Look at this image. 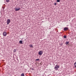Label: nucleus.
I'll list each match as a JSON object with an SVG mask.
<instances>
[{
  "label": "nucleus",
  "instance_id": "obj_10",
  "mask_svg": "<svg viewBox=\"0 0 76 76\" xmlns=\"http://www.w3.org/2000/svg\"><path fill=\"white\" fill-rule=\"evenodd\" d=\"M74 67H76V62L74 64Z\"/></svg>",
  "mask_w": 76,
  "mask_h": 76
},
{
  "label": "nucleus",
  "instance_id": "obj_8",
  "mask_svg": "<svg viewBox=\"0 0 76 76\" xmlns=\"http://www.w3.org/2000/svg\"><path fill=\"white\" fill-rule=\"evenodd\" d=\"M19 43H20V44H22V41L20 40V41H19Z\"/></svg>",
  "mask_w": 76,
  "mask_h": 76
},
{
  "label": "nucleus",
  "instance_id": "obj_2",
  "mask_svg": "<svg viewBox=\"0 0 76 76\" xmlns=\"http://www.w3.org/2000/svg\"><path fill=\"white\" fill-rule=\"evenodd\" d=\"M10 19H7V25H9V24L10 23Z\"/></svg>",
  "mask_w": 76,
  "mask_h": 76
},
{
  "label": "nucleus",
  "instance_id": "obj_16",
  "mask_svg": "<svg viewBox=\"0 0 76 76\" xmlns=\"http://www.w3.org/2000/svg\"><path fill=\"white\" fill-rule=\"evenodd\" d=\"M57 2H60L59 0H57Z\"/></svg>",
  "mask_w": 76,
  "mask_h": 76
},
{
  "label": "nucleus",
  "instance_id": "obj_14",
  "mask_svg": "<svg viewBox=\"0 0 76 76\" xmlns=\"http://www.w3.org/2000/svg\"><path fill=\"white\" fill-rule=\"evenodd\" d=\"M16 50L15 49H14V53H15V52H16Z\"/></svg>",
  "mask_w": 76,
  "mask_h": 76
},
{
  "label": "nucleus",
  "instance_id": "obj_12",
  "mask_svg": "<svg viewBox=\"0 0 76 76\" xmlns=\"http://www.w3.org/2000/svg\"><path fill=\"white\" fill-rule=\"evenodd\" d=\"M6 1H7V2H9L10 0H6Z\"/></svg>",
  "mask_w": 76,
  "mask_h": 76
},
{
  "label": "nucleus",
  "instance_id": "obj_4",
  "mask_svg": "<svg viewBox=\"0 0 76 76\" xmlns=\"http://www.w3.org/2000/svg\"><path fill=\"white\" fill-rule=\"evenodd\" d=\"M3 35L4 36V37H6V36L7 35V33L5 31L3 33Z\"/></svg>",
  "mask_w": 76,
  "mask_h": 76
},
{
  "label": "nucleus",
  "instance_id": "obj_15",
  "mask_svg": "<svg viewBox=\"0 0 76 76\" xmlns=\"http://www.w3.org/2000/svg\"><path fill=\"white\" fill-rule=\"evenodd\" d=\"M64 38H66V36H64Z\"/></svg>",
  "mask_w": 76,
  "mask_h": 76
},
{
  "label": "nucleus",
  "instance_id": "obj_5",
  "mask_svg": "<svg viewBox=\"0 0 76 76\" xmlns=\"http://www.w3.org/2000/svg\"><path fill=\"white\" fill-rule=\"evenodd\" d=\"M15 11H18L20 10V8H15Z\"/></svg>",
  "mask_w": 76,
  "mask_h": 76
},
{
  "label": "nucleus",
  "instance_id": "obj_1",
  "mask_svg": "<svg viewBox=\"0 0 76 76\" xmlns=\"http://www.w3.org/2000/svg\"><path fill=\"white\" fill-rule=\"evenodd\" d=\"M60 67V66H58L57 65H56L55 66V67L54 68V69H55V70H58V69Z\"/></svg>",
  "mask_w": 76,
  "mask_h": 76
},
{
  "label": "nucleus",
  "instance_id": "obj_7",
  "mask_svg": "<svg viewBox=\"0 0 76 76\" xmlns=\"http://www.w3.org/2000/svg\"><path fill=\"white\" fill-rule=\"evenodd\" d=\"M29 46L30 48H33L34 47V46L32 45H30Z\"/></svg>",
  "mask_w": 76,
  "mask_h": 76
},
{
  "label": "nucleus",
  "instance_id": "obj_17",
  "mask_svg": "<svg viewBox=\"0 0 76 76\" xmlns=\"http://www.w3.org/2000/svg\"><path fill=\"white\" fill-rule=\"evenodd\" d=\"M56 4V3H54V5L55 6H56V4Z\"/></svg>",
  "mask_w": 76,
  "mask_h": 76
},
{
  "label": "nucleus",
  "instance_id": "obj_9",
  "mask_svg": "<svg viewBox=\"0 0 76 76\" xmlns=\"http://www.w3.org/2000/svg\"><path fill=\"white\" fill-rule=\"evenodd\" d=\"M69 42H66V44H69Z\"/></svg>",
  "mask_w": 76,
  "mask_h": 76
},
{
  "label": "nucleus",
  "instance_id": "obj_13",
  "mask_svg": "<svg viewBox=\"0 0 76 76\" xmlns=\"http://www.w3.org/2000/svg\"><path fill=\"white\" fill-rule=\"evenodd\" d=\"M39 59H36V61H39Z\"/></svg>",
  "mask_w": 76,
  "mask_h": 76
},
{
  "label": "nucleus",
  "instance_id": "obj_11",
  "mask_svg": "<svg viewBox=\"0 0 76 76\" xmlns=\"http://www.w3.org/2000/svg\"><path fill=\"white\" fill-rule=\"evenodd\" d=\"M21 76H24V74L23 73L21 75Z\"/></svg>",
  "mask_w": 76,
  "mask_h": 76
},
{
  "label": "nucleus",
  "instance_id": "obj_6",
  "mask_svg": "<svg viewBox=\"0 0 76 76\" xmlns=\"http://www.w3.org/2000/svg\"><path fill=\"white\" fill-rule=\"evenodd\" d=\"M68 29V28L65 27L64 28V31H66V30H67Z\"/></svg>",
  "mask_w": 76,
  "mask_h": 76
},
{
  "label": "nucleus",
  "instance_id": "obj_3",
  "mask_svg": "<svg viewBox=\"0 0 76 76\" xmlns=\"http://www.w3.org/2000/svg\"><path fill=\"white\" fill-rule=\"evenodd\" d=\"M43 53V52L42 51H40L39 52V55H40V56H41L42 54V53Z\"/></svg>",
  "mask_w": 76,
  "mask_h": 76
}]
</instances>
